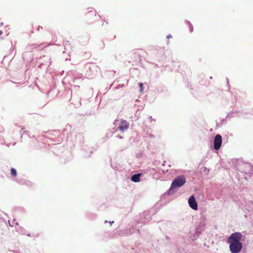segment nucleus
I'll return each mask as SVG.
<instances>
[{
	"label": "nucleus",
	"mask_w": 253,
	"mask_h": 253,
	"mask_svg": "<svg viewBox=\"0 0 253 253\" xmlns=\"http://www.w3.org/2000/svg\"><path fill=\"white\" fill-rule=\"evenodd\" d=\"M242 238V235L239 232L234 233L228 238V242L232 253H239L241 251L243 245L240 241Z\"/></svg>",
	"instance_id": "1"
},
{
	"label": "nucleus",
	"mask_w": 253,
	"mask_h": 253,
	"mask_svg": "<svg viewBox=\"0 0 253 253\" xmlns=\"http://www.w3.org/2000/svg\"><path fill=\"white\" fill-rule=\"evenodd\" d=\"M186 182V179L183 176L177 177L172 182L170 189H173L183 186Z\"/></svg>",
	"instance_id": "2"
},
{
	"label": "nucleus",
	"mask_w": 253,
	"mask_h": 253,
	"mask_svg": "<svg viewBox=\"0 0 253 253\" xmlns=\"http://www.w3.org/2000/svg\"><path fill=\"white\" fill-rule=\"evenodd\" d=\"M114 124L118 126V128L122 131L127 129L129 127V124L126 121H116Z\"/></svg>",
	"instance_id": "3"
},
{
	"label": "nucleus",
	"mask_w": 253,
	"mask_h": 253,
	"mask_svg": "<svg viewBox=\"0 0 253 253\" xmlns=\"http://www.w3.org/2000/svg\"><path fill=\"white\" fill-rule=\"evenodd\" d=\"M222 144V137L218 134L216 135L213 141V147L215 150H218L221 147Z\"/></svg>",
	"instance_id": "4"
},
{
	"label": "nucleus",
	"mask_w": 253,
	"mask_h": 253,
	"mask_svg": "<svg viewBox=\"0 0 253 253\" xmlns=\"http://www.w3.org/2000/svg\"><path fill=\"white\" fill-rule=\"evenodd\" d=\"M188 203L190 207L194 210H197L198 204L194 196H191L188 200Z\"/></svg>",
	"instance_id": "5"
},
{
	"label": "nucleus",
	"mask_w": 253,
	"mask_h": 253,
	"mask_svg": "<svg viewBox=\"0 0 253 253\" xmlns=\"http://www.w3.org/2000/svg\"><path fill=\"white\" fill-rule=\"evenodd\" d=\"M141 175V173L134 174L131 176V180L134 182H139L140 181V176Z\"/></svg>",
	"instance_id": "6"
},
{
	"label": "nucleus",
	"mask_w": 253,
	"mask_h": 253,
	"mask_svg": "<svg viewBox=\"0 0 253 253\" xmlns=\"http://www.w3.org/2000/svg\"><path fill=\"white\" fill-rule=\"evenodd\" d=\"M11 174L14 176H16L17 175V172L15 169L12 168L11 169Z\"/></svg>",
	"instance_id": "7"
},
{
	"label": "nucleus",
	"mask_w": 253,
	"mask_h": 253,
	"mask_svg": "<svg viewBox=\"0 0 253 253\" xmlns=\"http://www.w3.org/2000/svg\"><path fill=\"white\" fill-rule=\"evenodd\" d=\"M139 87H140V91L142 92L143 90V84L142 83H139Z\"/></svg>",
	"instance_id": "8"
},
{
	"label": "nucleus",
	"mask_w": 253,
	"mask_h": 253,
	"mask_svg": "<svg viewBox=\"0 0 253 253\" xmlns=\"http://www.w3.org/2000/svg\"><path fill=\"white\" fill-rule=\"evenodd\" d=\"M42 27H41V26H38L37 28H36V30L37 31L39 32L40 30H42Z\"/></svg>",
	"instance_id": "9"
},
{
	"label": "nucleus",
	"mask_w": 253,
	"mask_h": 253,
	"mask_svg": "<svg viewBox=\"0 0 253 253\" xmlns=\"http://www.w3.org/2000/svg\"><path fill=\"white\" fill-rule=\"evenodd\" d=\"M2 32L0 30V35H2Z\"/></svg>",
	"instance_id": "10"
}]
</instances>
